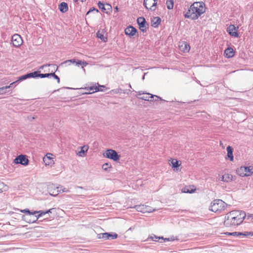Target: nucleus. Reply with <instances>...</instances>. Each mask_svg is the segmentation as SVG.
Here are the masks:
<instances>
[{
    "mask_svg": "<svg viewBox=\"0 0 253 253\" xmlns=\"http://www.w3.org/2000/svg\"><path fill=\"white\" fill-rule=\"evenodd\" d=\"M246 214L243 211L234 210L225 214L224 225L226 227H234L240 225L246 218Z\"/></svg>",
    "mask_w": 253,
    "mask_h": 253,
    "instance_id": "f257e3e1",
    "label": "nucleus"
},
{
    "mask_svg": "<svg viewBox=\"0 0 253 253\" xmlns=\"http://www.w3.org/2000/svg\"><path fill=\"white\" fill-rule=\"evenodd\" d=\"M206 11L205 3L202 1L195 2L191 4L184 14L185 18L197 19Z\"/></svg>",
    "mask_w": 253,
    "mask_h": 253,
    "instance_id": "f03ea898",
    "label": "nucleus"
},
{
    "mask_svg": "<svg viewBox=\"0 0 253 253\" xmlns=\"http://www.w3.org/2000/svg\"><path fill=\"white\" fill-rule=\"evenodd\" d=\"M53 69H52L51 73H41V71H36L33 72L29 73L24 75L18 77L16 79H27L28 78H50L51 77L54 78V79H60L59 77L56 75L55 73L58 69L57 66H52Z\"/></svg>",
    "mask_w": 253,
    "mask_h": 253,
    "instance_id": "7ed1b4c3",
    "label": "nucleus"
},
{
    "mask_svg": "<svg viewBox=\"0 0 253 253\" xmlns=\"http://www.w3.org/2000/svg\"><path fill=\"white\" fill-rule=\"evenodd\" d=\"M237 173L242 177H248L253 174V167H241L236 170Z\"/></svg>",
    "mask_w": 253,
    "mask_h": 253,
    "instance_id": "20e7f679",
    "label": "nucleus"
},
{
    "mask_svg": "<svg viewBox=\"0 0 253 253\" xmlns=\"http://www.w3.org/2000/svg\"><path fill=\"white\" fill-rule=\"evenodd\" d=\"M104 157L113 160L114 161H118L120 160V156L118 154L116 151L112 149H108L103 153Z\"/></svg>",
    "mask_w": 253,
    "mask_h": 253,
    "instance_id": "39448f33",
    "label": "nucleus"
},
{
    "mask_svg": "<svg viewBox=\"0 0 253 253\" xmlns=\"http://www.w3.org/2000/svg\"><path fill=\"white\" fill-rule=\"evenodd\" d=\"M72 89H80V93L83 94H91L97 91H104V89L98 88L94 86H91L89 87H86L84 88H71Z\"/></svg>",
    "mask_w": 253,
    "mask_h": 253,
    "instance_id": "423d86ee",
    "label": "nucleus"
},
{
    "mask_svg": "<svg viewBox=\"0 0 253 253\" xmlns=\"http://www.w3.org/2000/svg\"><path fill=\"white\" fill-rule=\"evenodd\" d=\"M137 23L139 26V29L142 32H146L148 28L149 24L147 23L143 17H139L137 19Z\"/></svg>",
    "mask_w": 253,
    "mask_h": 253,
    "instance_id": "0eeeda50",
    "label": "nucleus"
},
{
    "mask_svg": "<svg viewBox=\"0 0 253 253\" xmlns=\"http://www.w3.org/2000/svg\"><path fill=\"white\" fill-rule=\"evenodd\" d=\"M11 42L14 46L18 47L22 45L23 41L19 35L15 34L11 37Z\"/></svg>",
    "mask_w": 253,
    "mask_h": 253,
    "instance_id": "6e6552de",
    "label": "nucleus"
},
{
    "mask_svg": "<svg viewBox=\"0 0 253 253\" xmlns=\"http://www.w3.org/2000/svg\"><path fill=\"white\" fill-rule=\"evenodd\" d=\"M143 4L147 9L155 11L157 4V0H144Z\"/></svg>",
    "mask_w": 253,
    "mask_h": 253,
    "instance_id": "1a4fd4ad",
    "label": "nucleus"
},
{
    "mask_svg": "<svg viewBox=\"0 0 253 253\" xmlns=\"http://www.w3.org/2000/svg\"><path fill=\"white\" fill-rule=\"evenodd\" d=\"M15 164H20L23 166H27L29 163V160L26 156L23 155H20L17 156L13 161Z\"/></svg>",
    "mask_w": 253,
    "mask_h": 253,
    "instance_id": "9d476101",
    "label": "nucleus"
},
{
    "mask_svg": "<svg viewBox=\"0 0 253 253\" xmlns=\"http://www.w3.org/2000/svg\"><path fill=\"white\" fill-rule=\"evenodd\" d=\"M221 200L216 199L214 200L211 203L210 206V210L213 212H220V208L221 207L220 203Z\"/></svg>",
    "mask_w": 253,
    "mask_h": 253,
    "instance_id": "9b49d317",
    "label": "nucleus"
},
{
    "mask_svg": "<svg viewBox=\"0 0 253 253\" xmlns=\"http://www.w3.org/2000/svg\"><path fill=\"white\" fill-rule=\"evenodd\" d=\"M135 208L137 211L143 213L151 212L155 211L152 207L144 205H137Z\"/></svg>",
    "mask_w": 253,
    "mask_h": 253,
    "instance_id": "f8f14e48",
    "label": "nucleus"
},
{
    "mask_svg": "<svg viewBox=\"0 0 253 253\" xmlns=\"http://www.w3.org/2000/svg\"><path fill=\"white\" fill-rule=\"evenodd\" d=\"M98 6L101 10L106 13H109L112 10V6L109 3L104 4L100 1H99L98 3Z\"/></svg>",
    "mask_w": 253,
    "mask_h": 253,
    "instance_id": "ddd939ff",
    "label": "nucleus"
},
{
    "mask_svg": "<svg viewBox=\"0 0 253 253\" xmlns=\"http://www.w3.org/2000/svg\"><path fill=\"white\" fill-rule=\"evenodd\" d=\"M139 95H142L141 96L139 97V98L142 100H144L146 101H152V98H153L154 97L157 98L158 99H161V98L155 95L151 94L150 93H145L144 92H139Z\"/></svg>",
    "mask_w": 253,
    "mask_h": 253,
    "instance_id": "4468645a",
    "label": "nucleus"
},
{
    "mask_svg": "<svg viewBox=\"0 0 253 253\" xmlns=\"http://www.w3.org/2000/svg\"><path fill=\"white\" fill-rule=\"evenodd\" d=\"M59 189V187H56L54 185L51 184L48 187V192L50 195L55 196L61 193V190Z\"/></svg>",
    "mask_w": 253,
    "mask_h": 253,
    "instance_id": "2eb2a0df",
    "label": "nucleus"
},
{
    "mask_svg": "<svg viewBox=\"0 0 253 253\" xmlns=\"http://www.w3.org/2000/svg\"><path fill=\"white\" fill-rule=\"evenodd\" d=\"M238 29V27H236L234 25H231L227 28V32L230 36L238 38L239 37V34L237 32Z\"/></svg>",
    "mask_w": 253,
    "mask_h": 253,
    "instance_id": "dca6fc26",
    "label": "nucleus"
},
{
    "mask_svg": "<svg viewBox=\"0 0 253 253\" xmlns=\"http://www.w3.org/2000/svg\"><path fill=\"white\" fill-rule=\"evenodd\" d=\"M222 234L224 235H232V236H241V235H244L245 236H253V232H224L222 233Z\"/></svg>",
    "mask_w": 253,
    "mask_h": 253,
    "instance_id": "f3484780",
    "label": "nucleus"
},
{
    "mask_svg": "<svg viewBox=\"0 0 253 253\" xmlns=\"http://www.w3.org/2000/svg\"><path fill=\"white\" fill-rule=\"evenodd\" d=\"M137 32V29L130 25L128 26L125 30V34L129 36V37H132L135 35Z\"/></svg>",
    "mask_w": 253,
    "mask_h": 253,
    "instance_id": "a211bd4d",
    "label": "nucleus"
},
{
    "mask_svg": "<svg viewBox=\"0 0 253 253\" xmlns=\"http://www.w3.org/2000/svg\"><path fill=\"white\" fill-rule=\"evenodd\" d=\"M33 213H34V215L36 213H38V215H35V216H33V219H29L30 222L34 223L36 222L38 219L42 216L45 215L46 214V211H35L33 212Z\"/></svg>",
    "mask_w": 253,
    "mask_h": 253,
    "instance_id": "6ab92c4d",
    "label": "nucleus"
},
{
    "mask_svg": "<svg viewBox=\"0 0 253 253\" xmlns=\"http://www.w3.org/2000/svg\"><path fill=\"white\" fill-rule=\"evenodd\" d=\"M52 155L50 153H48L43 158V161L46 165L52 166L54 164V161L53 158H51Z\"/></svg>",
    "mask_w": 253,
    "mask_h": 253,
    "instance_id": "aec40b11",
    "label": "nucleus"
},
{
    "mask_svg": "<svg viewBox=\"0 0 253 253\" xmlns=\"http://www.w3.org/2000/svg\"><path fill=\"white\" fill-rule=\"evenodd\" d=\"M21 212L26 213L25 215L23 216V219L27 222L30 223L29 217H31L34 215V213H33V211H30L28 209H25L21 210Z\"/></svg>",
    "mask_w": 253,
    "mask_h": 253,
    "instance_id": "412c9836",
    "label": "nucleus"
},
{
    "mask_svg": "<svg viewBox=\"0 0 253 253\" xmlns=\"http://www.w3.org/2000/svg\"><path fill=\"white\" fill-rule=\"evenodd\" d=\"M51 66H57L55 64H46L42 65L40 67V69H42L43 71V72L46 73H51V71H52V69H53L54 67Z\"/></svg>",
    "mask_w": 253,
    "mask_h": 253,
    "instance_id": "4be33fe9",
    "label": "nucleus"
},
{
    "mask_svg": "<svg viewBox=\"0 0 253 253\" xmlns=\"http://www.w3.org/2000/svg\"><path fill=\"white\" fill-rule=\"evenodd\" d=\"M226 150H227V157H226L225 159H229L231 162L233 161V160H234V156L233 155V148L232 147L228 146L227 147Z\"/></svg>",
    "mask_w": 253,
    "mask_h": 253,
    "instance_id": "5701e85b",
    "label": "nucleus"
},
{
    "mask_svg": "<svg viewBox=\"0 0 253 253\" xmlns=\"http://www.w3.org/2000/svg\"><path fill=\"white\" fill-rule=\"evenodd\" d=\"M224 55L227 58L232 57L235 54V51L232 47H229L224 50Z\"/></svg>",
    "mask_w": 253,
    "mask_h": 253,
    "instance_id": "b1692460",
    "label": "nucleus"
},
{
    "mask_svg": "<svg viewBox=\"0 0 253 253\" xmlns=\"http://www.w3.org/2000/svg\"><path fill=\"white\" fill-rule=\"evenodd\" d=\"M196 190L195 187L193 185H190L188 186H185L183 187L181 191L182 193H193Z\"/></svg>",
    "mask_w": 253,
    "mask_h": 253,
    "instance_id": "393cba45",
    "label": "nucleus"
},
{
    "mask_svg": "<svg viewBox=\"0 0 253 253\" xmlns=\"http://www.w3.org/2000/svg\"><path fill=\"white\" fill-rule=\"evenodd\" d=\"M59 9L62 13H65L68 10V4L65 2H62L59 5Z\"/></svg>",
    "mask_w": 253,
    "mask_h": 253,
    "instance_id": "a878e982",
    "label": "nucleus"
},
{
    "mask_svg": "<svg viewBox=\"0 0 253 253\" xmlns=\"http://www.w3.org/2000/svg\"><path fill=\"white\" fill-rule=\"evenodd\" d=\"M161 21V18L159 17H155L152 20V26L156 28L158 27Z\"/></svg>",
    "mask_w": 253,
    "mask_h": 253,
    "instance_id": "bb28decb",
    "label": "nucleus"
},
{
    "mask_svg": "<svg viewBox=\"0 0 253 253\" xmlns=\"http://www.w3.org/2000/svg\"><path fill=\"white\" fill-rule=\"evenodd\" d=\"M180 48L183 52H188L190 49L189 44L185 42L181 43L180 45Z\"/></svg>",
    "mask_w": 253,
    "mask_h": 253,
    "instance_id": "cd10ccee",
    "label": "nucleus"
},
{
    "mask_svg": "<svg viewBox=\"0 0 253 253\" xmlns=\"http://www.w3.org/2000/svg\"><path fill=\"white\" fill-rule=\"evenodd\" d=\"M233 180V176L229 173H225L222 175V181L226 182H230Z\"/></svg>",
    "mask_w": 253,
    "mask_h": 253,
    "instance_id": "c85d7f7f",
    "label": "nucleus"
},
{
    "mask_svg": "<svg viewBox=\"0 0 253 253\" xmlns=\"http://www.w3.org/2000/svg\"><path fill=\"white\" fill-rule=\"evenodd\" d=\"M96 37L100 39L102 41L104 42H106L107 41V37H105L104 36L103 31L100 32V31H98L96 33Z\"/></svg>",
    "mask_w": 253,
    "mask_h": 253,
    "instance_id": "c756f323",
    "label": "nucleus"
},
{
    "mask_svg": "<svg viewBox=\"0 0 253 253\" xmlns=\"http://www.w3.org/2000/svg\"><path fill=\"white\" fill-rule=\"evenodd\" d=\"M88 149V147L85 145H84L81 147V150L80 151L77 153V155L80 157H83L84 155V153L87 151Z\"/></svg>",
    "mask_w": 253,
    "mask_h": 253,
    "instance_id": "7c9ffc66",
    "label": "nucleus"
},
{
    "mask_svg": "<svg viewBox=\"0 0 253 253\" xmlns=\"http://www.w3.org/2000/svg\"><path fill=\"white\" fill-rule=\"evenodd\" d=\"M19 80H17L15 82H13L12 83H11L8 86H3L2 87H0V94H3L5 92H6L5 91H4L5 89H7L8 88H9L10 87H13V85L16 83H17V81H18Z\"/></svg>",
    "mask_w": 253,
    "mask_h": 253,
    "instance_id": "2f4dec72",
    "label": "nucleus"
},
{
    "mask_svg": "<svg viewBox=\"0 0 253 253\" xmlns=\"http://www.w3.org/2000/svg\"><path fill=\"white\" fill-rule=\"evenodd\" d=\"M173 0H167L166 1L167 7L168 9H172L173 7Z\"/></svg>",
    "mask_w": 253,
    "mask_h": 253,
    "instance_id": "473e14b6",
    "label": "nucleus"
},
{
    "mask_svg": "<svg viewBox=\"0 0 253 253\" xmlns=\"http://www.w3.org/2000/svg\"><path fill=\"white\" fill-rule=\"evenodd\" d=\"M76 65L79 67L80 65H82V68H84V66H85L87 65V63L85 61H82L81 60L77 59L76 62Z\"/></svg>",
    "mask_w": 253,
    "mask_h": 253,
    "instance_id": "72a5a7b5",
    "label": "nucleus"
},
{
    "mask_svg": "<svg viewBox=\"0 0 253 253\" xmlns=\"http://www.w3.org/2000/svg\"><path fill=\"white\" fill-rule=\"evenodd\" d=\"M108 240L115 239L118 237V235L115 233H107Z\"/></svg>",
    "mask_w": 253,
    "mask_h": 253,
    "instance_id": "f704fd0d",
    "label": "nucleus"
},
{
    "mask_svg": "<svg viewBox=\"0 0 253 253\" xmlns=\"http://www.w3.org/2000/svg\"><path fill=\"white\" fill-rule=\"evenodd\" d=\"M97 238L98 239H103L104 240H108L107 233H103L97 234Z\"/></svg>",
    "mask_w": 253,
    "mask_h": 253,
    "instance_id": "c9c22d12",
    "label": "nucleus"
},
{
    "mask_svg": "<svg viewBox=\"0 0 253 253\" xmlns=\"http://www.w3.org/2000/svg\"><path fill=\"white\" fill-rule=\"evenodd\" d=\"M7 189V186L5 185L3 182H0V193L3 191H6Z\"/></svg>",
    "mask_w": 253,
    "mask_h": 253,
    "instance_id": "e433bc0d",
    "label": "nucleus"
},
{
    "mask_svg": "<svg viewBox=\"0 0 253 253\" xmlns=\"http://www.w3.org/2000/svg\"><path fill=\"white\" fill-rule=\"evenodd\" d=\"M171 163L172 167L173 168H177L179 166L178 161L176 160L171 159Z\"/></svg>",
    "mask_w": 253,
    "mask_h": 253,
    "instance_id": "4c0bfd02",
    "label": "nucleus"
},
{
    "mask_svg": "<svg viewBox=\"0 0 253 253\" xmlns=\"http://www.w3.org/2000/svg\"><path fill=\"white\" fill-rule=\"evenodd\" d=\"M111 168V165H110L108 163H105L104 164H103L102 165V169L104 170H106V171L108 169Z\"/></svg>",
    "mask_w": 253,
    "mask_h": 253,
    "instance_id": "58836bf2",
    "label": "nucleus"
},
{
    "mask_svg": "<svg viewBox=\"0 0 253 253\" xmlns=\"http://www.w3.org/2000/svg\"><path fill=\"white\" fill-rule=\"evenodd\" d=\"M247 220H248L249 221H251L253 223V214H249L248 215H246V218Z\"/></svg>",
    "mask_w": 253,
    "mask_h": 253,
    "instance_id": "ea45409f",
    "label": "nucleus"
},
{
    "mask_svg": "<svg viewBox=\"0 0 253 253\" xmlns=\"http://www.w3.org/2000/svg\"><path fill=\"white\" fill-rule=\"evenodd\" d=\"M93 11H95L96 12H97H97H98V11H98V10L97 8H95V7H91V8H90L89 9V10L88 11V12L86 13V15H87V14H88L89 13L92 12H93Z\"/></svg>",
    "mask_w": 253,
    "mask_h": 253,
    "instance_id": "a19ab883",
    "label": "nucleus"
},
{
    "mask_svg": "<svg viewBox=\"0 0 253 253\" xmlns=\"http://www.w3.org/2000/svg\"><path fill=\"white\" fill-rule=\"evenodd\" d=\"M76 60H77L76 59L74 58V59L66 60L65 63H69V64H75L76 62Z\"/></svg>",
    "mask_w": 253,
    "mask_h": 253,
    "instance_id": "79ce46f5",
    "label": "nucleus"
},
{
    "mask_svg": "<svg viewBox=\"0 0 253 253\" xmlns=\"http://www.w3.org/2000/svg\"><path fill=\"white\" fill-rule=\"evenodd\" d=\"M97 85H98V86L95 85V86H96V87H97L98 88H101V89H104L103 91H105L107 89V88L104 85H99L98 84H97Z\"/></svg>",
    "mask_w": 253,
    "mask_h": 253,
    "instance_id": "37998d69",
    "label": "nucleus"
},
{
    "mask_svg": "<svg viewBox=\"0 0 253 253\" xmlns=\"http://www.w3.org/2000/svg\"><path fill=\"white\" fill-rule=\"evenodd\" d=\"M149 239H151V240L152 241H157V239H160V237H158L156 236H154V237H151L150 238H149L148 239L149 240Z\"/></svg>",
    "mask_w": 253,
    "mask_h": 253,
    "instance_id": "c03bdc74",
    "label": "nucleus"
},
{
    "mask_svg": "<svg viewBox=\"0 0 253 253\" xmlns=\"http://www.w3.org/2000/svg\"><path fill=\"white\" fill-rule=\"evenodd\" d=\"M62 187H59V190H61V193H63V192H68V190L66 189V188H62Z\"/></svg>",
    "mask_w": 253,
    "mask_h": 253,
    "instance_id": "a18cd8bd",
    "label": "nucleus"
},
{
    "mask_svg": "<svg viewBox=\"0 0 253 253\" xmlns=\"http://www.w3.org/2000/svg\"><path fill=\"white\" fill-rule=\"evenodd\" d=\"M69 63H65V61H64L63 62H62L61 64H60V66H67L68 65H69Z\"/></svg>",
    "mask_w": 253,
    "mask_h": 253,
    "instance_id": "49530a36",
    "label": "nucleus"
},
{
    "mask_svg": "<svg viewBox=\"0 0 253 253\" xmlns=\"http://www.w3.org/2000/svg\"><path fill=\"white\" fill-rule=\"evenodd\" d=\"M225 206H226V207H227L228 205L227 204H226L225 202H224L223 201H222V208H224L225 207Z\"/></svg>",
    "mask_w": 253,
    "mask_h": 253,
    "instance_id": "de8ad7c7",
    "label": "nucleus"
},
{
    "mask_svg": "<svg viewBox=\"0 0 253 253\" xmlns=\"http://www.w3.org/2000/svg\"><path fill=\"white\" fill-rule=\"evenodd\" d=\"M54 209H50L46 211V213H51V211L53 210Z\"/></svg>",
    "mask_w": 253,
    "mask_h": 253,
    "instance_id": "09e8293b",
    "label": "nucleus"
},
{
    "mask_svg": "<svg viewBox=\"0 0 253 253\" xmlns=\"http://www.w3.org/2000/svg\"><path fill=\"white\" fill-rule=\"evenodd\" d=\"M118 9H119V8H118V6H116V7L115 8V10L116 12H118Z\"/></svg>",
    "mask_w": 253,
    "mask_h": 253,
    "instance_id": "8fccbe9b",
    "label": "nucleus"
},
{
    "mask_svg": "<svg viewBox=\"0 0 253 253\" xmlns=\"http://www.w3.org/2000/svg\"><path fill=\"white\" fill-rule=\"evenodd\" d=\"M146 73H145V74L143 75L142 78V80L145 79V76L146 75Z\"/></svg>",
    "mask_w": 253,
    "mask_h": 253,
    "instance_id": "3c124183",
    "label": "nucleus"
},
{
    "mask_svg": "<svg viewBox=\"0 0 253 253\" xmlns=\"http://www.w3.org/2000/svg\"><path fill=\"white\" fill-rule=\"evenodd\" d=\"M35 216V215H33L32 216H31V217H29V219H31H31H33V216Z\"/></svg>",
    "mask_w": 253,
    "mask_h": 253,
    "instance_id": "603ef678",
    "label": "nucleus"
},
{
    "mask_svg": "<svg viewBox=\"0 0 253 253\" xmlns=\"http://www.w3.org/2000/svg\"><path fill=\"white\" fill-rule=\"evenodd\" d=\"M158 100H161L160 99H158L157 98H155V101H157Z\"/></svg>",
    "mask_w": 253,
    "mask_h": 253,
    "instance_id": "864d4df0",
    "label": "nucleus"
},
{
    "mask_svg": "<svg viewBox=\"0 0 253 253\" xmlns=\"http://www.w3.org/2000/svg\"><path fill=\"white\" fill-rule=\"evenodd\" d=\"M219 144H220V145H221V141H219Z\"/></svg>",
    "mask_w": 253,
    "mask_h": 253,
    "instance_id": "5fc2aeb1",
    "label": "nucleus"
},
{
    "mask_svg": "<svg viewBox=\"0 0 253 253\" xmlns=\"http://www.w3.org/2000/svg\"><path fill=\"white\" fill-rule=\"evenodd\" d=\"M79 188H81V189H82L83 187H78Z\"/></svg>",
    "mask_w": 253,
    "mask_h": 253,
    "instance_id": "6e6d98bb",
    "label": "nucleus"
},
{
    "mask_svg": "<svg viewBox=\"0 0 253 253\" xmlns=\"http://www.w3.org/2000/svg\"><path fill=\"white\" fill-rule=\"evenodd\" d=\"M57 81H58V83H59V82H60V80H57Z\"/></svg>",
    "mask_w": 253,
    "mask_h": 253,
    "instance_id": "4d7b16f0",
    "label": "nucleus"
},
{
    "mask_svg": "<svg viewBox=\"0 0 253 253\" xmlns=\"http://www.w3.org/2000/svg\"><path fill=\"white\" fill-rule=\"evenodd\" d=\"M34 119H35V117H33L32 118V120H34Z\"/></svg>",
    "mask_w": 253,
    "mask_h": 253,
    "instance_id": "13d9d810",
    "label": "nucleus"
},
{
    "mask_svg": "<svg viewBox=\"0 0 253 253\" xmlns=\"http://www.w3.org/2000/svg\"><path fill=\"white\" fill-rule=\"evenodd\" d=\"M165 240L169 241V239H166Z\"/></svg>",
    "mask_w": 253,
    "mask_h": 253,
    "instance_id": "bf43d9fd",
    "label": "nucleus"
}]
</instances>
